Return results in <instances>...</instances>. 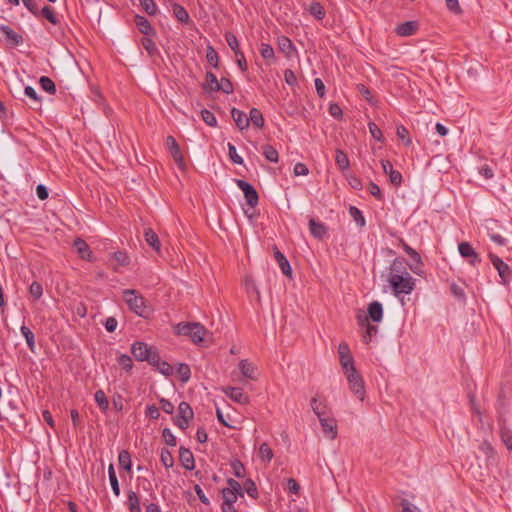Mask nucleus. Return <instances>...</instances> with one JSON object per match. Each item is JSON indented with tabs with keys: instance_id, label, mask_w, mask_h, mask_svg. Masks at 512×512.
Instances as JSON below:
<instances>
[{
	"instance_id": "64",
	"label": "nucleus",
	"mask_w": 512,
	"mask_h": 512,
	"mask_svg": "<svg viewBox=\"0 0 512 512\" xmlns=\"http://www.w3.org/2000/svg\"><path fill=\"white\" fill-rule=\"evenodd\" d=\"M295 176H306L309 173L307 166L304 163H296L293 169Z\"/></svg>"
},
{
	"instance_id": "30",
	"label": "nucleus",
	"mask_w": 512,
	"mask_h": 512,
	"mask_svg": "<svg viewBox=\"0 0 512 512\" xmlns=\"http://www.w3.org/2000/svg\"><path fill=\"white\" fill-rule=\"evenodd\" d=\"M108 475H109V481H110V484H111L114 494L116 496H119L120 495V487H119V482H118L113 464H110L108 467Z\"/></svg>"
},
{
	"instance_id": "27",
	"label": "nucleus",
	"mask_w": 512,
	"mask_h": 512,
	"mask_svg": "<svg viewBox=\"0 0 512 512\" xmlns=\"http://www.w3.org/2000/svg\"><path fill=\"white\" fill-rule=\"evenodd\" d=\"M22 336L25 338L27 346L31 352L35 351V337L34 333L25 325L20 328Z\"/></svg>"
},
{
	"instance_id": "40",
	"label": "nucleus",
	"mask_w": 512,
	"mask_h": 512,
	"mask_svg": "<svg viewBox=\"0 0 512 512\" xmlns=\"http://www.w3.org/2000/svg\"><path fill=\"white\" fill-rule=\"evenodd\" d=\"M225 39L229 47L234 51L235 56H238L240 54V49L237 37L233 33L228 32L225 35Z\"/></svg>"
},
{
	"instance_id": "15",
	"label": "nucleus",
	"mask_w": 512,
	"mask_h": 512,
	"mask_svg": "<svg viewBox=\"0 0 512 512\" xmlns=\"http://www.w3.org/2000/svg\"><path fill=\"white\" fill-rule=\"evenodd\" d=\"M311 408L317 415L318 419L327 416V406L325 399H320L317 396L313 397L311 399Z\"/></svg>"
},
{
	"instance_id": "35",
	"label": "nucleus",
	"mask_w": 512,
	"mask_h": 512,
	"mask_svg": "<svg viewBox=\"0 0 512 512\" xmlns=\"http://www.w3.org/2000/svg\"><path fill=\"white\" fill-rule=\"evenodd\" d=\"M173 12H174V15L175 17L180 21V22H183V23H186L188 22L189 20V15L187 13V11L185 10V8L179 4H176L174 3L173 4Z\"/></svg>"
},
{
	"instance_id": "45",
	"label": "nucleus",
	"mask_w": 512,
	"mask_h": 512,
	"mask_svg": "<svg viewBox=\"0 0 512 512\" xmlns=\"http://www.w3.org/2000/svg\"><path fill=\"white\" fill-rule=\"evenodd\" d=\"M479 450L486 455L487 460L493 459L496 455L494 448L488 441H483L479 446Z\"/></svg>"
},
{
	"instance_id": "3",
	"label": "nucleus",
	"mask_w": 512,
	"mask_h": 512,
	"mask_svg": "<svg viewBox=\"0 0 512 512\" xmlns=\"http://www.w3.org/2000/svg\"><path fill=\"white\" fill-rule=\"evenodd\" d=\"M175 333L182 336H188L194 343H201L207 333L204 326L200 323H179L175 327Z\"/></svg>"
},
{
	"instance_id": "52",
	"label": "nucleus",
	"mask_w": 512,
	"mask_h": 512,
	"mask_svg": "<svg viewBox=\"0 0 512 512\" xmlns=\"http://www.w3.org/2000/svg\"><path fill=\"white\" fill-rule=\"evenodd\" d=\"M41 13L51 24L57 25L59 23V20L55 16L54 11L51 7L44 6Z\"/></svg>"
},
{
	"instance_id": "16",
	"label": "nucleus",
	"mask_w": 512,
	"mask_h": 512,
	"mask_svg": "<svg viewBox=\"0 0 512 512\" xmlns=\"http://www.w3.org/2000/svg\"><path fill=\"white\" fill-rule=\"evenodd\" d=\"M231 116L240 130H244L249 126V119L247 115L236 108L231 110Z\"/></svg>"
},
{
	"instance_id": "23",
	"label": "nucleus",
	"mask_w": 512,
	"mask_h": 512,
	"mask_svg": "<svg viewBox=\"0 0 512 512\" xmlns=\"http://www.w3.org/2000/svg\"><path fill=\"white\" fill-rule=\"evenodd\" d=\"M335 162H336L337 167L341 171H346L350 167V161L348 159L347 154L340 149L336 150Z\"/></svg>"
},
{
	"instance_id": "6",
	"label": "nucleus",
	"mask_w": 512,
	"mask_h": 512,
	"mask_svg": "<svg viewBox=\"0 0 512 512\" xmlns=\"http://www.w3.org/2000/svg\"><path fill=\"white\" fill-rule=\"evenodd\" d=\"M193 410L187 402H181L178 407V416L176 419V425L185 430L189 426L190 420L193 418Z\"/></svg>"
},
{
	"instance_id": "53",
	"label": "nucleus",
	"mask_w": 512,
	"mask_h": 512,
	"mask_svg": "<svg viewBox=\"0 0 512 512\" xmlns=\"http://www.w3.org/2000/svg\"><path fill=\"white\" fill-rule=\"evenodd\" d=\"M231 468L233 470V474L235 477L237 478H242L244 477L245 475V468L243 466V464L238 461V460H234L231 462Z\"/></svg>"
},
{
	"instance_id": "28",
	"label": "nucleus",
	"mask_w": 512,
	"mask_h": 512,
	"mask_svg": "<svg viewBox=\"0 0 512 512\" xmlns=\"http://www.w3.org/2000/svg\"><path fill=\"white\" fill-rule=\"evenodd\" d=\"M127 504L130 512H141L140 500L134 491L128 492Z\"/></svg>"
},
{
	"instance_id": "47",
	"label": "nucleus",
	"mask_w": 512,
	"mask_h": 512,
	"mask_svg": "<svg viewBox=\"0 0 512 512\" xmlns=\"http://www.w3.org/2000/svg\"><path fill=\"white\" fill-rule=\"evenodd\" d=\"M117 363L126 371H130L133 367L132 359L127 354H121L117 358Z\"/></svg>"
},
{
	"instance_id": "17",
	"label": "nucleus",
	"mask_w": 512,
	"mask_h": 512,
	"mask_svg": "<svg viewBox=\"0 0 512 512\" xmlns=\"http://www.w3.org/2000/svg\"><path fill=\"white\" fill-rule=\"evenodd\" d=\"M368 315L373 322H380L383 318V308L381 303L374 301L368 306Z\"/></svg>"
},
{
	"instance_id": "22",
	"label": "nucleus",
	"mask_w": 512,
	"mask_h": 512,
	"mask_svg": "<svg viewBox=\"0 0 512 512\" xmlns=\"http://www.w3.org/2000/svg\"><path fill=\"white\" fill-rule=\"evenodd\" d=\"M417 30V23L414 21L404 22L397 26L396 33L399 36H411Z\"/></svg>"
},
{
	"instance_id": "1",
	"label": "nucleus",
	"mask_w": 512,
	"mask_h": 512,
	"mask_svg": "<svg viewBox=\"0 0 512 512\" xmlns=\"http://www.w3.org/2000/svg\"><path fill=\"white\" fill-rule=\"evenodd\" d=\"M387 281L396 296L410 294L415 287L414 278L406 271L402 261L398 259L391 264Z\"/></svg>"
},
{
	"instance_id": "29",
	"label": "nucleus",
	"mask_w": 512,
	"mask_h": 512,
	"mask_svg": "<svg viewBox=\"0 0 512 512\" xmlns=\"http://www.w3.org/2000/svg\"><path fill=\"white\" fill-rule=\"evenodd\" d=\"M94 399L101 411L106 412L108 410L109 402L103 390H97Z\"/></svg>"
},
{
	"instance_id": "33",
	"label": "nucleus",
	"mask_w": 512,
	"mask_h": 512,
	"mask_svg": "<svg viewBox=\"0 0 512 512\" xmlns=\"http://www.w3.org/2000/svg\"><path fill=\"white\" fill-rule=\"evenodd\" d=\"M150 364L155 366L157 368V370L165 376H170L173 373L172 366L165 361H161L159 355H158V361L154 362V363H150Z\"/></svg>"
},
{
	"instance_id": "14",
	"label": "nucleus",
	"mask_w": 512,
	"mask_h": 512,
	"mask_svg": "<svg viewBox=\"0 0 512 512\" xmlns=\"http://www.w3.org/2000/svg\"><path fill=\"white\" fill-rule=\"evenodd\" d=\"M135 24L138 28V30L146 35V36H153L155 35V30L154 28L151 26L150 22L143 16H140V15H136L135 16Z\"/></svg>"
},
{
	"instance_id": "21",
	"label": "nucleus",
	"mask_w": 512,
	"mask_h": 512,
	"mask_svg": "<svg viewBox=\"0 0 512 512\" xmlns=\"http://www.w3.org/2000/svg\"><path fill=\"white\" fill-rule=\"evenodd\" d=\"M180 461L183 467L187 470H193L195 467L194 457L192 452L186 448H180Z\"/></svg>"
},
{
	"instance_id": "25",
	"label": "nucleus",
	"mask_w": 512,
	"mask_h": 512,
	"mask_svg": "<svg viewBox=\"0 0 512 512\" xmlns=\"http://www.w3.org/2000/svg\"><path fill=\"white\" fill-rule=\"evenodd\" d=\"M249 123L252 122V124L258 128H262L264 126V117L261 113V111L257 108H252L249 113Z\"/></svg>"
},
{
	"instance_id": "8",
	"label": "nucleus",
	"mask_w": 512,
	"mask_h": 512,
	"mask_svg": "<svg viewBox=\"0 0 512 512\" xmlns=\"http://www.w3.org/2000/svg\"><path fill=\"white\" fill-rule=\"evenodd\" d=\"M489 259L493 264L494 268L498 271L500 278L502 279L504 284H508L510 282V269L509 266L502 261L497 255L493 253H489Z\"/></svg>"
},
{
	"instance_id": "46",
	"label": "nucleus",
	"mask_w": 512,
	"mask_h": 512,
	"mask_svg": "<svg viewBox=\"0 0 512 512\" xmlns=\"http://www.w3.org/2000/svg\"><path fill=\"white\" fill-rule=\"evenodd\" d=\"M343 373L355 369L354 359L352 355L339 359Z\"/></svg>"
},
{
	"instance_id": "4",
	"label": "nucleus",
	"mask_w": 512,
	"mask_h": 512,
	"mask_svg": "<svg viewBox=\"0 0 512 512\" xmlns=\"http://www.w3.org/2000/svg\"><path fill=\"white\" fill-rule=\"evenodd\" d=\"M131 353L138 361L154 363L158 361V352L152 346L144 342H135L131 346Z\"/></svg>"
},
{
	"instance_id": "7",
	"label": "nucleus",
	"mask_w": 512,
	"mask_h": 512,
	"mask_svg": "<svg viewBox=\"0 0 512 512\" xmlns=\"http://www.w3.org/2000/svg\"><path fill=\"white\" fill-rule=\"evenodd\" d=\"M238 188L244 193L247 204L250 207H255L258 204V193L255 188L248 182L237 179L235 180Z\"/></svg>"
},
{
	"instance_id": "63",
	"label": "nucleus",
	"mask_w": 512,
	"mask_h": 512,
	"mask_svg": "<svg viewBox=\"0 0 512 512\" xmlns=\"http://www.w3.org/2000/svg\"><path fill=\"white\" fill-rule=\"evenodd\" d=\"M389 180H390V183L396 187L400 186L401 183H402V175L399 171L397 170H392L391 172H389Z\"/></svg>"
},
{
	"instance_id": "36",
	"label": "nucleus",
	"mask_w": 512,
	"mask_h": 512,
	"mask_svg": "<svg viewBox=\"0 0 512 512\" xmlns=\"http://www.w3.org/2000/svg\"><path fill=\"white\" fill-rule=\"evenodd\" d=\"M309 12L311 15H313L316 19L321 20L325 16V11L322 7V5L318 2H312L309 6Z\"/></svg>"
},
{
	"instance_id": "62",
	"label": "nucleus",
	"mask_w": 512,
	"mask_h": 512,
	"mask_svg": "<svg viewBox=\"0 0 512 512\" xmlns=\"http://www.w3.org/2000/svg\"><path fill=\"white\" fill-rule=\"evenodd\" d=\"M219 91H223L226 94H231L233 92V85L227 78H221L219 84Z\"/></svg>"
},
{
	"instance_id": "55",
	"label": "nucleus",
	"mask_w": 512,
	"mask_h": 512,
	"mask_svg": "<svg viewBox=\"0 0 512 512\" xmlns=\"http://www.w3.org/2000/svg\"><path fill=\"white\" fill-rule=\"evenodd\" d=\"M260 54L266 60H271L274 58V49L271 45L262 43L260 47Z\"/></svg>"
},
{
	"instance_id": "58",
	"label": "nucleus",
	"mask_w": 512,
	"mask_h": 512,
	"mask_svg": "<svg viewBox=\"0 0 512 512\" xmlns=\"http://www.w3.org/2000/svg\"><path fill=\"white\" fill-rule=\"evenodd\" d=\"M206 58L208 63L211 64L213 67L216 68L218 66L219 58L216 51L212 47H208Z\"/></svg>"
},
{
	"instance_id": "50",
	"label": "nucleus",
	"mask_w": 512,
	"mask_h": 512,
	"mask_svg": "<svg viewBox=\"0 0 512 512\" xmlns=\"http://www.w3.org/2000/svg\"><path fill=\"white\" fill-rule=\"evenodd\" d=\"M202 120L209 126L215 127L217 125L216 117L212 112L207 109L201 111Z\"/></svg>"
},
{
	"instance_id": "12",
	"label": "nucleus",
	"mask_w": 512,
	"mask_h": 512,
	"mask_svg": "<svg viewBox=\"0 0 512 512\" xmlns=\"http://www.w3.org/2000/svg\"><path fill=\"white\" fill-rule=\"evenodd\" d=\"M458 250L463 258L469 259V263L476 265L480 263L479 255L476 253L474 248L468 242H462L458 245Z\"/></svg>"
},
{
	"instance_id": "42",
	"label": "nucleus",
	"mask_w": 512,
	"mask_h": 512,
	"mask_svg": "<svg viewBox=\"0 0 512 512\" xmlns=\"http://www.w3.org/2000/svg\"><path fill=\"white\" fill-rule=\"evenodd\" d=\"M142 45L150 56H154V55L158 54V48H157L155 42L151 38H148V37L143 38Z\"/></svg>"
},
{
	"instance_id": "54",
	"label": "nucleus",
	"mask_w": 512,
	"mask_h": 512,
	"mask_svg": "<svg viewBox=\"0 0 512 512\" xmlns=\"http://www.w3.org/2000/svg\"><path fill=\"white\" fill-rule=\"evenodd\" d=\"M246 491V493L252 497V498H256L257 497V487L255 485V483L251 480V479H247L244 484H243V491Z\"/></svg>"
},
{
	"instance_id": "24",
	"label": "nucleus",
	"mask_w": 512,
	"mask_h": 512,
	"mask_svg": "<svg viewBox=\"0 0 512 512\" xmlns=\"http://www.w3.org/2000/svg\"><path fill=\"white\" fill-rule=\"evenodd\" d=\"M275 258L277 260V263H278L282 273L286 276H291L292 269H291V266H290L288 260L286 259V257L280 251H276Z\"/></svg>"
},
{
	"instance_id": "5",
	"label": "nucleus",
	"mask_w": 512,
	"mask_h": 512,
	"mask_svg": "<svg viewBox=\"0 0 512 512\" xmlns=\"http://www.w3.org/2000/svg\"><path fill=\"white\" fill-rule=\"evenodd\" d=\"M349 389L359 397V399L362 401L364 399L365 395V386H364V380L360 373L357 371V369H353L350 371H347L344 373Z\"/></svg>"
},
{
	"instance_id": "26",
	"label": "nucleus",
	"mask_w": 512,
	"mask_h": 512,
	"mask_svg": "<svg viewBox=\"0 0 512 512\" xmlns=\"http://www.w3.org/2000/svg\"><path fill=\"white\" fill-rule=\"evenodd\" d=\"M309 227L312 235L317 238H322L326 234V227L314 219H310Z\"/></svg>"
},
{
	"instance_id": "18",
	"label": "nucleus",
	"mask_w": 512,
	"mask_h": 512,
	"mask_svg": "<svg viewBox=\"0 0 512 512\" xmlns=\"http://www.w3.org/2000/svg\"><path fill=\"white\" fill-rule=\"evenodd\" d=\"M239 369L245 378L256 380V367L248 360H241L239 363Z\"/></svg>"
},
{
	"instance_id": "11",
	"label": "nucleus",
	"mask_w": 512,
	"mask_h": 512,
	"mask_svg": "<svg viewBox=\"0 0 512 512\" xmlns=\"http://www.w3.org/2000/svg\"><path fill=\"white\" fill-rule=\"evenodd\" d=\"M319 422L321 424L322 431L327 438L333 440L337 437V424L334 418L324 416L319 418Z\"/></svg>"
},
{
	"instance_id": "38",
	"label": "nucleus",
	"mask_w": 512,
	"mask_h": 512,
	"mask_svg": "<svg viewBox=\"0 0 512 512\" xmlns=\"http://www.w3.org/2000/svg\"><path fill=\"white\" fill-rule=\"evenodd\" d=\"M227 484H228V487L225 488L226 490H230L240 497L244 496L243 486L238 481L230 478L227 480Z\"/></svg>"
},
{
	"instance_id": "34",
	"label": "nucleus",
	"mask_w": 512,
	"mask_h": 512,
	"mask_svg": "<svg viewBox=\"0 0 512 512\" xmlns=\"http://www.w3.org/2000/svg\"><path fill=\"white\" fill-rule=\"evenodd\" d=\"M41 88L49 94L56 93V86L54 82L47 76H42L39 80Z\"/></svg>"
},
{
	"instance_id": "56",
	"label": "nucleus",
	"mask_w": 512,
	"mask_h": 512,
	"mask_svg": "<svg viewBox=\"0 0 512 512\" xmlns=\"http://www.w3.org/2000/svg\"><path fill=\"white\" fill-rule=\"evenodd\" d=\"M227 146H228V152H229V157H230L231 161L236 164H242L243 159L240 155H238V153L236 151V147L232 143H228Z\"/></svg>"
},
{
	"instance_id": "43",
	"label": "nucleus",
	"mask_w": 512,
	"mask_h": 512,
	"mask_svg": "<svg viewBox=\"0 0 512 512\" xmlns=\"http://www.w3.org/2000/svg\"><path fill=\"white\" fill-rule=\"evenodd\" d=\"M263 155L270 162H277L278 161V152L271 145H265L263 147Z\"/></svg>"
},
{
	"instance_id": "37",
	"label": "nucleus",
	"mask_w": 512,
	"mask_h": 512,
	"mask_svg": "<svg viewBox=\"0 0 512 512\" xmlns=\"http://www.w3.org/2000/svg\"><path fill=\"white\" fill-rule=\"evenodd\" d=\"M258 453L261 460L267 462L271 461L274 456L272 449L269 447L267 443H262L260 445Z\"/></svg>"
},
{
	"instance_id": "19",
	"label": "nucleus",
	"mask_w": 512,
	"mask_h": 512,
	"mask_svg": "<svg viewBox=\"0 0 512 512\" xmlns=\"http://www.w3.org/2000/svg\"><path fill=\"white\" fill-rule=\"evenodd\" d=\"M144 238L150 247H152L156 252H160L161 243L159 237L151 228H147L145 230Z\"/></svg>"
},
{
	"instance_id": "57",
	"label": "nucleus",
	"mask_w": 512,
	"mask_h": 512,
	"mask_svg": "<svg viewBox=\"0 0 512 512\" xmlns=\"http://www.w3.org/2000/svg\"><path fill=\"white\" fill-rule=\"evenodd\" d=\"M177 373L180 376L182 382H187L190 378V368L186 364H179Z\"/></svg>"
},
{
	"instance_id": "44",
	"label": "nucleus",
	"mask_w": 512,
	"mask_h": 512,
	"mask_svg": "<svg viewBox=\"0 0 512 512\" xmlns=\"http://www.w3.org/2000/svg\"><path fill=\"white\" fill-rule=\"evenodd\" d=\"M278 46L282 52L289 55L293 48V43L289 38L282 36L278 39Z\"/></svg>"
},
{
	"instance_id": "31",
	"label": "nucleus",
	"mask_w": 512,
	"mask_h": 512,
	"mask_svg": "<svg viewBox=\"0 0 512 512\" xmlns=\"http://www.w3.org/2000/svg\"><path fill=\"white\" fill-rule=\"evenodd\" d=\"M218 84H219V81H218L216 75L211 72H207L204 89H207L209 91H219Z\"/></svg>"
},
{
	"instance_id": "39",
	"label": "nucleus",
	"mask_w": 512,
	"mask_h": 512,
	"mask_svg": "<svg viewBox=\"0 0 512 512\" xmlns=\"http://www.w3.org/2000/svg\"><path fill=\"white\" fill-rule=\"evenodd\" d=\"M221 494H222V498H223L222 505H235V503L239 497L237 494L233 493L230 490H226L224 488L222 489Z\"/></svg>"
},
{
	"instance_id": "60",
	"label": "nucleus",
	"mask_w": 512,
	"mask_h": 512,
	"mask_svg": "<svg viewBox=\"0 0 512 512\" xmlns=\"http://www.w3.org/2000/svg\"><path fill=\"white\" fill-rule=\"evenodd\" d=\"M163 439L165 443L169 446H175L176 445V437L171 432L169 428H165L162 432Z\"/></svg>"
},
{
	"instance_id": "41",
	"label": "nucleus",
	"mask_w": 512,
	"mask_h": 512,
	"mask_svg": "<svg viewBox=\"0 0 512 512\" xmlns=\"http://www.w3.org/2000/svg\"><path fill=\"white\" fill-rule=\"evenodd\" d=\"M140 4L143 10L150 16H155L157 14L158 9L154 0H140Z\"/></svg>"
},
{
	"instance_id": "20",
	"label": "nucleus",
	"mask_w": 512,
	"mask_h": 512,
	"mask_svg": "<svg viewBox=\"0 0 512 512\" xmlns=\"http://www.w3.org/2000/svg\"><path fill=\"white\" fill-rule=\"evenodd\" d=\"M73 246L82 259L91 260V251L84 240L77 238Z\"/></svg>"
},
{
	"instance_id": "59",
	"label": "nucleus",
	"mask_w": 512,
	"mask_h": 512,
	"mask_svg": "<svg viewBox=\"0 0 512 512\" xmlns=\"http://www.w3.org/2000/svg\"><path fill=\"white\" fill-rule=\"evenodd\" d=\"M378 332V329L377 327L367 323L366 325V331H365V334L363 335V341L365 343H369L371 341V338L373 336H375Z\"/></svg>"
},
{
	"instance_id": "9",
	"label": "nucleus",
	"mask_w": 512,
	"mask_h": 512,
	"mask_svg": "<svg viewBox=\"0 0 512 512\" xmlns=\"http://www.w3.org/2000/svg\"><path fill=\"white\" fill-rule=\"evenodd\" d=\"M166 147L169 150V152L171 153V155H172L174 161L176 162V164L178 165V167L180 169H184V167H185L184 158L180 151V147L173 136H168L166 138Z\"/></svg>"
},
{
	"instance_id": "10",
	"label": "nucleus",
	"mask_w": 512,
	"mask_h": 512,
	"mask_svg": "<svg viewBox=\"0 0 512 512\" xmlns=\"http://www.w3.org/2000/svg\"><path fill=\"white\" fill-rule=\"evenodd\" d=\"M222 390L227 397L238 404L245 405L249 402V396L241 388L225 387Z\"/></svg>"
},
{
	"instance_id": "61",
	"label": "nucleus",
	"mask_w": 512,
	"mask_h": 512,
	"mask_svg": "<svg viewBox=\"0 0 512 512\" xmlns=\"http://www.w3.org/2000/svg\"><path fill=\"white\" fill-rule=\"evenodd\" d=\"M161 462L167 468L172 467L174 464L171 453L166 449H163L161 452Z\"/></svg>"
},
{
	"instance_id": "2",
	"label": "nucleus",
	"mask_w": 512,
	"mask_h": 512,
	"mask_svg": "<svg viewBox=\"0 0 512 512\" xmlns=\"http://www.w3.org/2000/svg\"><path fill=\"white\" fill-rule=\"evenodd\" d=\"M123 299L129 309L138 316L144 317L149 313L146 301L136 290L127 289L123 291Z\"/></svg>"
},
{
	"instance_id": "51",
	"label": "nucleus",
	"mask_w": 512,
	"mask_h": 512,
	"mask_svg": "<svg viewBox=\"0 0 512 512\" xmlns=\"http://www.w3.org/2000/svg\"><path fill=\"white\" fill-rule=\"evenodd\" d=\"M349 213L359 226L363 227L365 225V219L362 215V212L358 208L351 206Z\"/></svg>"
},
{
	"instance_id": "49",
	"label": "nucleus",
	"mask_w": 512,
	"mask_h": 512,
	"mask_svg": "<svg viewBox=\"0 0 512 512\" xmlns=\"http://www.w3.org/2000/svg\"><path fill=\"white\" fill-rule=\"evenodd\" d=\"M29 293L35 300L40 299L43 294L42 285L36 281L32 282L29 287Z\"/></svg>"
},
{
	"instance_id": "13",
	"label": "nucleus",
	"mask_w": 512,
	"mask_h": 512,
	"mask_svg": "<svg viewBox=\"0 0 512 512\" xmlns=\"http://www.w3.org/2000/svg\"><path fill=\"white\" fill-rule=\"evenodd\" d=\"M0 32L5 36L7 43L11 46H18L24 42L23 37L7 25L1 24Z\"/></svg>"
},
{
	"instance_id": "48",
	"label": "nucleus",
	"mask_w": 512,
	"mask_h": 512,
	"mask_svg": "<svg viewBox=\"0 0 512 512\" xmlns=\"http://www.w3.org/2000/svg\"><path fill=\"white\" fill-rule=\"evenodd\" d=\"M119 464L127 471L131 470V457L129 452L121 451L118 457Z\"/></svg>"
},
{
	"instance_id": "32",
	"label": "nucleus",
	"mask_w": 512,
	"mask_h": 512,
	"mask_svg": "<svg viewBox=\"0 0 512 512\" xmlns=\"http://www.w3.org/2000/svg\"><path fill=\"white\" fill-rule=\"evenodd\" d=\"M500 438L503 444L509 451H512V431L507 427L502 426L500 428Z\"/></svg>"
}]
</instances>
